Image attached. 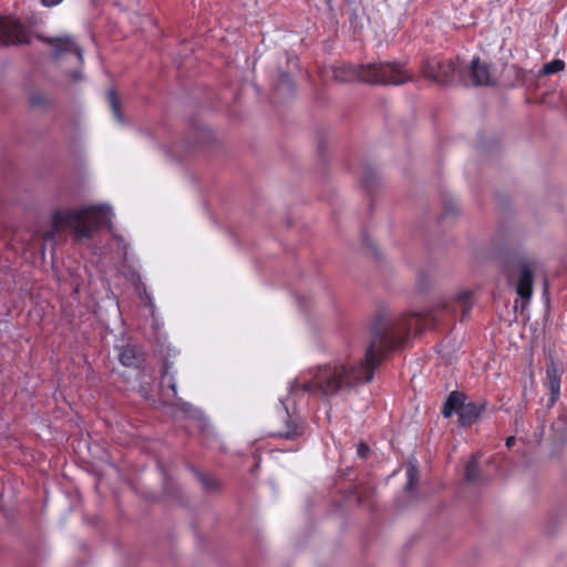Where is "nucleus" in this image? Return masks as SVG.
<instances>
[{
  "label": "nucleus",
  "instance_id": "6ab92c4d",
  "mask_svg": "<svg viewBox=\"0 0 567 567\" xmlns=\"http://www.w3.org/2000/svg\"><path fill=\"white\" fill-rule=\"evenodd\" d=\"M406 475V484L405 489L408 492L412 491L415 486V484L419 482V468L414 464H409L405 471Z\"/></svg>",
  "mask_w": 567,
  "mask_h": 567
},
{
  "label": "nucleus",
  "instance_id": "6e6552de",
  "mask_svg": "<svg viewBox=\"0 0 567 567\" xmlns=\"http://www.w3.org/2000/svg\"><path fill=\"white\" fill-rule=\"evenodd\" d=\"M564 374V367L561 361L549 357L546 361V377L544 385L548 390V399L546 409L550 410L560 398L561 377Z\"/></svg>",
  "mask_w": 567,
  "mask_h": 567
},
{
  "label": "nucleus",
  "instance_id": "dca6fc26",
  "mask_svg": "<svg viewBox=\"0 0 567 567\" xmlns=\"http://www.w3.org/2000/svg\"><path fill=\"white\" fill-rule=\"evenodd\" d=\"M176 406L186 417L196 420L202 417L203 413L199 409L195 408L193 404L184 401L181 398H177Z\"/></svg>",
  "mask_w": 567,
  "mask_h": 567
},
{
  "label": "nucleus",
  "instance_id": "aec40b11",
  "mask_svg": "<svg viewBox=\"0 0 567 567\" xmlns=\"http://www.w3.org/2000/svg\"><path fill=\"white\" fill-rule=\"evenodd\" d=\"M565 68V62L561 60H553L543 65L539 71L540 75H550L560 72Z\"/></svg>",
  "mask_w": 567,
  "mask_h": 567
},
{
  "label": "nucleus",
  "instance_id": "b1692460",
  "mask_svg": "<svg viewBox=\"0 0 567 567\" xmlns=\"http://www.w3.org/2000/svg\"><path fill=\"white\" fill-rule=\"evenodd\" d=\"M357 454L360 458H367L370 454V447L364 442H360L357 446Z\"/></svg>",
  "mask_w": 567,
  "mask_h": 567
},
{
  "label": "nucleus",
  "instance_id": "7c9ffc66",
  "mask_svg": "<svg viewBox=\"0 0 567 567\" xmlns=\"http://www.w3.org/2000/svg\"><path fill=\"white\" fill-rule=\"evenodd\" d=\"M74 80H80L81 79V74L79 72H74Z\"/></svg>",
  "mask_w": 567,
  "mask_h": 567
},
{
  "label": "nucleus",
  "instance_id": "0eeeda50",
  "mask_svg": "<svg viewBox=\"0 0 567 567\" xmlns=\"http://www.w3.org/2000/svg\"><path fill=\"white\" fill-rule=\"evenodd\" d=\"M421 71L427 79L441 85H450L454 82L455 75L460 72V66L453 59L435 55L422 60Z\"/></svg>",
  "mask_w": 567,
  "mask_h": 567
},
{
  "label": "nucleus",
  "instance_id": "bb28decb",
  "mask_svg": "<svg viewBox=\"0 0 567 567\" xmlns=\"http://www.w3.org/2000/svg\"><path fill=\"white\" fill-rule=\"evenodd\" d=\"M363 243L365 244L367 247L374 249L373 244L370 241V239L365 235L363 236Z\"/></svg>",
  "mask_w": 567,
  "mask_h": 567
},
{
  "label": "nucleus",
  "instance_id": "f3484780",
  "mask_svg": "<svg viewBox=\"0 0 567 567\" xmlns=\"http://www.w3.org/2000/svg\"><path fill=\"white\" fill-rule=\"evenodd\" d=\"M192 471L206 491H215L218 487L217 481L214 476L202 473L196 468H192Z\"/></svg>",
  "mask_w": 567,
  "mask_h": 567
},
{
  "label": "nucleus",
  "instance_id": "ddd939ff",
  "mask_svg": "<svg viewBox=\"0 0 567 567\" xmlns=\"http://www.w3.org/2000/svg\"><path fill=\"white\" fill-rule=\"evenodd\" d=\"M361 186L369 194H372L380 186V177L378 172L370 164H364L362 166Z\"/></svg>",
  "mask_w": 567,
  "mask_h": 567
},
{
  "label": "nucleus",
  "instance_id": "2f4dec72",
  "mask_svg": "<svg viewBox=\"0 0 567 567\" xmlns=\"http://www.w3.org/2000/svg\"><path fill=\"white\" fill-rule=\"evenodd\" d=\"M185 147H186V151H187V152H190V151L193 150V145H190V144H188V143L186 144V146H185Z\"/></svg>",
  "mask_w": 567,
  "mask_h": 567
},
{
  "label": "nucleus",
  "instance_id": "2eb2a0df",
  "mask_svg": "<svg viewBox=\"0 0 567 567\" xmlns=\"http://www.w3.org/2000/svg\"><path fill=\"white\" fill-rule=\"evenodd\" d=\"M106 99L110 104V107H111L114 118L121 124L125 123V120H124V116H123V113L121 110V102L118 100V96H117L115 90H113V89L109 90L106 93Z\"/></svg>",
  "mask_w": 567,
  "mask_h": 567
},
{
  "label": "nucleus",
  "instance_id": "9d476101",
  "mask_svg": "<svg viewBox=\"0 0 567 567\" xmlns=\"http://www.w3.org/2000/svg\"><path fill=\"white\" fill-rule=\"evenodd\" d=\"M117 349L118 361L122 365L136 369L143 374V378L152 379L153 370L146 367V354L140 347L125 344Z\"/></svg>",
  "mask_w": 567,
  "mask_h": 567
},
{
  "label": "nucleus",
  "instance_id": "a878e982",
  "mask_svg": "<svg viewBox=\"0 0 567 567\" xmlns=\"http://www.w3.org/2000/svg\"><path fill=\"white\" fill-rule=\"evenodd\" d=\"M63 0H41V3L42 6L47 7V8H50V7H54V6H58L59 3H61Z\"/></svg>",
  "mask_w": 567,
  "mask_h": 567
},
{
  "label": "nucleus",
  "instance_id": "cd10ccee",
  "mask_svg": "<svg viewBox=\"0 0 567 567\" xmlns=\"http://www.w3.org/2000/svg\"><path fill=\"white\" fill-rule=\"evenodd\" d=\"M514 443H515V437L514 436L507 437V440H506V445L507 446H512Z\"/></svg>",
  "mask_w": 567,
  "mask_h": 567
},
{
  "label": "nucleus",
  "instance_id": "f03ea898",
  "mask_svg": "<svg viewBox=\"0 0 567 567\" xmlns=\"http://www.w3.org/2000/svg\"><path fill=\"white\" fill-rule=\"evenodd\" d=\"M112 208L105 204L85 206L80 209H58L52 217L53 230L45 234V239L53 240L60 228L74 223L76 224L74 227L75 236L91 239L94 233L104 226H109L110 231L112 230Z\"/></svg>",
  "mask_w": 567,
  "mask_h": 567
},
{
  "label": "nucleus",
  "instance_id": "39448f33",
  "mask_svg": "<svg viewBox=\"0 0 567 567\" xmlns=\"http://www.w3.org/2000/svg\"><path fill=\"white\" fill-rule=\"evenodd\" d=\"M536 259L524 251H509L502 256L499 268L507 284L515 288L523 300L533 296L534 271Z\"/></svg>",
  "mask_w": 567,
  "mask_h": 567
},
{
  "label": "nucleus",
  "instance_id": "9b49d317",
  "mask_svg": "<svg viewBox=\"0 0 567 567\" xmlns=\"http://www.w3.org/2000/svg\"><path fill=\"white\" fill-rule=\"evenodd\" d=\"M470 79L474 86L494 85L495 81L492 75L491 64L482 62L480 58H474L470 64Z\"/></svg>",
  "mask_w": 567,
  "mask_h": 567
},
{
  "label": "nucleus",
  "instance_id": "a211bd4d",
  "mask_svg": "<svg viewBox=\"0 0 567 567\" xmlns=\"http://www.w3.org/2000/svg\"><path fill=\"white\" fill-rule=\"evenodd\" d=\"M194 135V143L198 145L208 144L213 141L212 131L205 126L195 128Z\"/></svg>",
  "mask_w": 567,
  "mask_h": 567
},
{
  "label": "nucleus",
  "instance_id": "1a4fd4ad",
  "mask_svg": "<svg viewBox=\"0 0 567 567\" xmlns=\"http://www.w3.org/2000/svg\"><path fill=\"white\" fill-rule=\"evenodd\" d=\"M156 352L162 357L163 359V367L161 370V381L159 385L161 388H168L173 395L176 398L177 395V383L175 379L176 371L174 370V361L178 354V351L172 347L171 344H161Z\"/></svg>",
  "mask_w": 567,
  "mask_h": 567
},
{
  "label": "nucleus",
  "instance_id": "c85d7f7f",
  "mask_svg": "<svg viewBox=\"0 0 567 567\" xmlns=\"http://www.w3.org/2000/svg\"><path fill=\"white\" fill-rule=\"evenodd\" d=\"M324 2L329 9H332V0H324Z\"/></svg>",
  "mask_w": 567,
  "mask_h": 567
},
{
  "label": "nucleus",
  "instance_id": "f257e3e1",
  "mask_svg": "<svg viewBox=\"0 0 567 567\" xmlns=\"http://www.w3.org/2000/svg\"><path fill=\"white\" fill-rule=\"evenodd\" d=\"M472 307V291L462 290L452 299L439 301L436 308L429 313L413 312L395 321H386L379 316L371 327V341L364 358L320 365L310 381L290 382L289 395L279 400L286 430L278 433V436L295 440L303 434V422L296 413V402L291 398L297 390L318 394L326 400L347 394L352 389L371 382L384 353L402 346L410 333L420 334L434 327L441 320L440 312L454 315L460 311L461 321H464Z\"/></svg>",
  "mask_w": 567,
  "mask_h": 567
},
{
  "label": "nucleus",
  "instance_id": "20e7f679",
  "mask_svg": "<svg viewBox=\"0 0 567 567\" xmlns=\"http://www.w3.org/2000/svg\"><path fill=\"white\" fill-rule=\"evenodd\" d=\"M334 78L340 82L360 80L374 85H400L412 79L401 64L394 62L344 65L334 71Z\"/></svg>",
  "mask_w": 567,
  "mask_h": 567
},
{
  "label": "nucleus",
  "instance_id": "5701e85b",
  "mask_svg": "<svg viewBox=\"0 0 567 567\" xmlns=\"http://www.w3.org/2000/svg\"><path fill=\"white\" fill-rule=\"evenodd\" d=\"M30 103L33 106H44L48 103L47 97L41 93H34L30 97Z\"/></svg>",
  "mask_w": 567,
  "mask_h": 567
},
{
  "label": "nucleus",
  "instance_id": "412c9836",
  "mask_svg": "<svg viewBox=\"0 0 567 567\" xmlns=\"http://www.w3.org/2000/svg\"><path fill=\"white\" fill-rule=\"evenodd\" d=\"M458 212L457 203L452 198H445L443 203V215L452 216Z\"/></svg>",
  "mask_w": 567,
  "mask_h": 567
},
{
  "label": "nucleus",
  "instance_id": "c756f323",
  "mask_svg": "<svg viewBox=\"0 0 567 567\" xmlns=\"http://www.w3.org/2000/svg\"><path fill=\"white\" fill-rule=\"evenodd\" d=\"M298 302H299V305H300L302 308H305V307H306V306H305L303 298H298Z\"/></svg>",
  "mask_w": 567,
  "mask_h": 567
},
{
  "label": "nucleus",
  "instance_id": "4be33fe9",
  "mask_svg": "<svg viewBox=\"0 0 567 567\" xmlns=\"http://www.w3.org/2000/svg\"><path fill=\"white\" fill-rule=\"evenodd\" d=\"M430 284H431V279L430 277L424 272V271H420L416 276V286H417V289L421 291V292H424L427 290V288L430 287Z\"/></svg>",
  "mask_w": 567,
  "mask_h": 567
},
{
  "label": "nucleus",
  "instance_id": "4468645a",
  "mask_svg": "<svg viewBox=\"0 0 567 567\" xmlns=\"http://www.w3.org/2000/svg\"><path fill=\"white\" fill-rule=\"evenodd\" d=\"M464 476L467 483L475 484L481 482L480 464L476 457H471L466 463Z\"/></svg>",
  "mask_w": 567,
  "mask_h": 567
},
{
  "label": "nucleus",
  "instance_id": "7ed1b4c3",
  "mask_svg": "<svg viewBox=\"0 0 567 567\" xmlns=\"http://www.w3.org/2000/svg\"><path fill=\"white\" fill-rule=\"evenodd\" d=\"M33 38L52 45V55L55 60H59L64 53H73L81 63L83 62L82 49L73 37H44L34 33L30 25L18 19L0 17V47L31 44Z\"/></svg>",
  "mask_w": 567,
  "mask_h": 567
},
{
  "label": "nucleus",
  "instance_id": "423d86ee",
  "mask_svg": "<svg viewBox=\"0 0 567 567\" xmlns=\"http://www.w3.org/2000/svg\"><path fill=\"white\" fill-rule=\"evenodd\" d=\"M486 406L485 400L466 402L465 393L452 391L443 403L441 413L445 419L456 414L458 424L462 427H470L480 419Z\"/></svg>",
  "mask_w": 567,
  "mask_h": 567
},
{
  "label": "nucleus",
  "instance_id": "473e14b6",
  "mask_svg": "<svg viewBox=\"0 0 567 567\" xmlns=\"http://www.w3.org/2000/svg\"><path fill=\"white\" fill-rule=\"evenodd\" d=\"M146 299L151 302V297L145 292Z\"/></svg>",
  "mask_w": 567,
  "mask_h": 567
},
{
  "label": "nucleus",
  "instance_id": "f8f14e48",
  "mask_svg": "<svg viewBox=\"0 0 567 567\" xmlns=\"http://www.w3.org/2000/svg\"><path fill=\"white\" fill-rule=\"evenodd\" d=\"M272 87H274L275 96L278 100L289 99V97L293 96L295 91H296V85H295L292 78L290 76L289 73L284 72V71L278 72V78L274 82Z\"/></svg>",
  "mask_w": 567,
  "mask_h": 567
},
{
  "label": "nucleus",
  "instance_id": "393cba45",
  "mask_svg": "<svg viewBox=\"0 0 567 567\" xmlns=\"http://www.w3.org/2000/svg\"><path fill=\"white\" fill-rule=\"evenodd\" d=\"M553 429L567 430V415H559L556 423L553 424Z\"/></svg>",
  "mask_w": 567,
  "mask_h": 567
}]
</instances>
